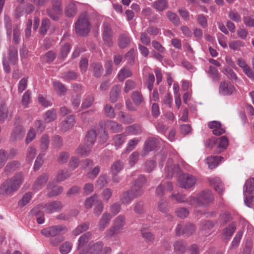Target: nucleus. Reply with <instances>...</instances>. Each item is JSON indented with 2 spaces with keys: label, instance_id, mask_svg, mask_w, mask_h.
<instances>
[{
  "label": "nucleus",
  "instance_id": "46",
  "mask_svg": "<svg viewBox=\"0 0 254 254\" xmlns=\"http://www.w3.org/2000/svg\"><path fill=\"white\" fill-rule=\"evenodd\" d=\"M236 229V225L234 223H231L226 228L223 230V234L228 237L229 240L233 235Z\"/></svg>",
  "mask_w": 254,
  "mask_h": 254
},
{
  "label": "nucleus",
  "instance_id": "62",
  "mask_svg": "<svg viewBox=\"0 0 254 254\" xmlns=\"http://www.w3.org/2000/svg\"><path fill=\"white\" fill-rule=\"evenodd\" d=\"M31 92L28 90L23 94L21 104L24 108H26L31 101Z\"/></svg>",
  "mask_w": 254,
  "mask_h": 254
},
{
  "label": "nucleus",
  "instance_id": "8",
  "mask_svg": "<svg viewBox=\"0 0 254 254\" xmlns=\"http://www.w3.org/2000/svg\"><path fill=\"white\" fill-rule=\"evenodd\" d=\"M158 144V139L155 137H149L144 142L143 150L141 153L143 157L147 154L155 149Z\"/></svg>",
  "mask_w": 254,
  "mask_h": 254
},
{
  "label": "nucleus",
  "instance_id": "4",
  "mask_svg": "<svg viewBox=\"0 0 254 254\" xmlns=\"http://www.w3.org/2000/svg\"><path fill=\"white\" fill-rule=\"evenodd\" d=\"M47 15L54 21H58L63 11L61 0H53L52 7L46 9Z\"/></svg>",
  "mask_w": 254,
  "mask_h": 254
},
{
  "label": "nucleus",
  "instance_id": "17",
  "mask_svg": "<svg viewBox=\"0 0 254 254\" xmlns=\"http://www.w3.org/2000/svg\"><path fill=\"white\" fill-rule=\"evenodd\" d=\"M111 218L112 216L110 213L107 212H104L102 215L98 224L99 230L102 231L107 227L110 223Z\"/></svg>",
  "mask_w": 254,
  "mask_h": 254
},
{
  "label": "nucleus",
  "instance_id": "2",
  "mask_svg": "<svg viewBox=\"0 0 254 254\" xmlns=\"http://www.w3.org/2000/svg\"><path fill=\"white\" fill-rule=\"evenodd\" d=\"M126 224V218L124 215H120L114 220L113 226L108 229L105 234L106 240H109L118 234L123 232V227Z\"/></svg>",
  "mask_w": 254,
  "mask_h": 254
},
{
  "label": "nucleus",
  "instance_id": "44",
  "mask_svg": "<svg viewBox=\"0 0 254 254\" xmlns=\"http://www.w3.org/2000/svg\"><path fill=\"white\" fill-rule=\"evenodd\" d=\"M4 24L6 29V34L9 39L11 38L12 34V23L10 17L5 14L4 16Z\"/></svg>",
  "mask_w": 254,
  "mask_h": 254
},
{
  "label": "nucleus",
  "instance_id": "39",
  "mask_svg": "<svg viewBox=\"0 0 254 254\" xmlns=\"http://www.w3.org/2000/svg\"><path fill=\"white\" fill-rule=\"evenodd\" d=\"M127 135L125 133L118 134L113 137V141L115 146L120 147L126 141Z\"/></svg>",
  "mask_w": 254,
  "mask_h": 254
},
{
  "label": "nucleus",
  "instance_id": "54",
  "mask_svg": "<svg viewBox=\"0 0 254 254\" xmlns=\"http://www.w3.org/2000/svg\"><path fill=\"white\" fill-rule=\"evenodd\" d=\"M99 197L97 194H94L91 196L87 198L84 202L85 206L86 208H91L96 202V200H98Z\"/></svg>",
  "mask_w": 254,
  "mask_h": 254
},
{
  "label": "nucleus",
  "instance_id": "36",
  "mask_svg": "<svg viewBox=\"0 0 254 254\" xmlns=\"http://www.w3.org/2000/svg\"><path fill=\"white\" fill-rule=\"evenodd\" d=\"M91 233L88 232L80 237L78 241V250H80L81 248L84 247L86 243L88 242L91 238Z\"/></svg>",
  "mask_w": 254,
  "mask_h": 254
},
{
  "label": "nucleus",
  "instance_id": "23",
  "mask_svg": "<svg viewBox=\"0 0 254 254\" xmlns=\"http://www.w3.org/2000/svg\"><path fill=\"white\" fill-rule=\"evenodd\" d=\"M131 38L127 32L121 33L119 37V46L124 49L128 46L131 42Z\"/></svg>",
  "mask_w": 254,
  "mask_h": 254
},
{
  "label": "nucleus",
  "instance_id": "31",
  "mask_svg": "<svg viewBox=\"0 0 254 254\" xmlns=\"http://www.w3.org/2000/svg\"><path fill=\"white\" fill-rule=\"evenodd\" d=\"M121 94V88L118 85L114 86L110 92V101L113 103H115Z\"/></svg>",
  "mask_w": 254,
  "mask_h": 254
},
{
  "label": "nucleus",
  "instance_id": "22",
  "mask_svg": "<svg viewBox=\"0 0 254 254\" xmlns=\"http://www.w3.org/2000/svg\"><path fill=\"white\" fill-rule=\"evenodd\" d=\"M208 181L210 185L213 187L216 191L218 193H221L224 190L223 184L219 178H209Z\"/></svg>",
  "mask_w": 254,
  "mask_h": 254
},
{
  "label": "nucleus",
  "instance_id": "25",
  "mask_svg": "<svg viewBox=\"0 0 254 254\" xmlns=\"http://www.w3.org/2000/svg\"><path fill=\"white\" fill-rule=\"evenodd\" d=\"M152 6L158 12H162L169 7L167 0H157L152 3Z\"/></svg>",
  "mask_w": 254,
  "mask_h": 254
},
{
  "label": "nucleus",
  "instance_id": "14",
  "mask_svg": "<svg viewBox=\"0 0 254 254\" xmlns=\"http://www.w3.org/2000/svg\"><path fill=\"white\" fill-rule=\"evenodd\" d=\"M173 190L172 184L170 182H167L164 184H161L157 187L155 194L157 197H162L164 195L166 190L171 191Z\"/></svg>",
  "mask_w": 254,
  "mask_h": 254
},
{
  "label": "nucleus",
  "instance_id": "29",
  "mask_svg": "<svg viewBox=\"0 0 254 254\" xmlns=\"http://www.w3.org/2000/svg\"><path fill=\"white\" fill-rule=\"evenodd\" d=\"M96 135L97 133L95 129L89 130L86 135L85 144L92 146L96 140Z\"/></svg>",
  "mask_w": 254,
  "mask_h": 254
},
{
  "label": "nucleus",
  "instance_id": "38",
  "mask_svg": "<svg viewBox=\"0 0 254 254\" xmlns=\"http://www.w3.org/2000/svg\"><path fill=\"white\" fill-rule=\"evenodd\" d=\"M43 119L46 123H50L57 119L56 110L54 109L48 110L43 115Z\"/></svg>",
  "mask_w": 254,
  "mask_h": 254
},
{
  "label": "nucleus",
  "instance_id": "32",
  "mask_svg": "<svg viewBox=\"0 0 254 254\" xmlns=\"http://www.w3.org/2000/svg\"><path fill=\"white\" fill-rule=\"evenodd\" d=\"M9 116H12V112H9L5 104L0 105V123H3Z\"/></svg>",
  "mask_w": 254,
  "mask_h": 254
},
{
  "label": "nucleus",
  "instance_id": "55",
  "mask_svg": "<svg viewBox=\"0 0 254 254\" xmlns=\"http://www.w3.org/2000/svg\"><path fill=\"white\" fill-rule=\"evenodd\" d=\"M158 209L161 212L167 213L170 210V206L167 201L161 199L158 202Z\"/></svg>",
  "mask_w": 254,
  "mask_h": 254
},
{
  "label": "nucleus",
  "instance_id": "28",
  "mask_svg": "<svg viewBox=\"0 0 254 254\" xmlns=\"http://www.w3.org/2000/svg\"><path fill=\"white\" fill-rule=\"evenodd\" d=\"M222 159H223V157L221 156H210L206 159V163L208 167L212 169L216 168Z\"/></svg>",
  "mask_w": 254,
  "mask_h": 254
},
{
  "label": "nucleus",
  "instance_id": "47",
  "mask_svg": "<svg viewBox=\"0 0 254 254\" xmlns=\"http://www.w3.org/2000/svg\"><path fill=\"white\" fill-rule=\"evenodd\" d=\"M166 15L174 25L178 26L180 24V18L175 13L171 11H168L166 13Z\"/></svg>",
  "mask_w": 254,
  "mask_h": 254
},
{
  "label": "nucleus",
  "instance_id": "61",
  "mask_svg": "<svg viewBox=\"0 0 254 254\" xmlns=\"http://www.w3.org/2000/svg\"><path fill=\"white\" fill-rule=\"evenodd\" d=\"M167 153L166 150H161L160 153L156 154L155 158L156 160L158 161L159 166L162 167L163 163L167 157Z\"/></svg>",
  "mask_w": 254,
  "mask_h": 254
},
{
  "label": "nucleus",
  "instance_id": "60",
  "mask_svg": "<svg viewBox=\"0 0 254 254\" xmlns=\"http://www.w3.org/2000/svg\"><path fill=\"white\" fill-rule=\"evenodd\" d=\"M126 130L129 133L133 135H137L141 132L140 126L137 124H134L127 127Z\"/></svg>",
  "mask_w": 254,
  "mask_h": 254
},
{
  "label": "nucleus",
  "instance_id": "15",
  "mask_svg": "<svg viewBox=\"0 0 254 254\" xmlns=\"http://www.w3.org/2000/svg\"><path fill=\"white\" fill-rule=\"evenodd\" d=\"M49 179V175L46 173H43L39 176L35 180L32 186L33 190H39L43 188Z\"/></svg>",
  "mask_w": 254,
  "mask_h": 254
},
{
  "label": "nucleus",
  "instance_id": "48",
  "mask_svg": "<svg viewBox=\"0 0 254 254\" xmlns=\"http://www.w3.org/2000/svg\"><path fill=\"white\" fill-rule=\"evenodd\" d=\"M89 223L88 222L83 223L78 225L72 231V234L74 236H77L86 231L89 228Z\"/></svg>",
  "mask_w": 254,
  "mask_h": 254
},
{
  "label": "nucleus",
  "instance_id": "19",
  "mask_svg": "<svg viewBox=\"0 0 254 254\" xmlns=\"http://www.w3.org/2000/svg\"><path fill=\"white\" fill-rule=\"evenodd\" d=\"M173 160L169 158L167 160V165L165 167L166 172L167 173V177L171 178L175 173H177L179 170L178 165L172 164Z\"/></svg>",
  "mask_w": 254,
  "mask_h": 254
},
{
  "label": "nucleus",
  "instance_id": "9",
  "mask_svg": "<svg viewBox=\"0 0 254 254\" xmlns=\"http://www.w3.org/2000/svg\"><path fill=\"white\" fill-rule=\"evenodd\" d=\"M44 211L46 213L51 214L60 211L63 207L60 201H53L44 203Z\"/></svg>",
  "mask_w": 254,
  "mask_h": 254
},
{
  "label": "nucleus",
  "instance_id": "16",
  "mask_svg": "<svg viewBox=\"0 0 254 254\" xmlns=\"http://www.w3.org/2000/svg\"><path fill=\"white\" fill-rule=\"evenodd\" d=\"M208 127L211 129H213V134L215 135H220L223 134L225 130L221 127V124L219 121H213L208 123Z\"/></svg>",
  "mask_w": 254,
  "mask_h": 254
},
{
  "label": "nucleus",
  "instance_id": "53",
  "mask_svg": "<svg viewBox=\"0 0 254 254\" xmlns=\"http://www.w3.org/2000/svg\"><path fill=\"white\" fill-rule=\"evenodd\" d=\"M124 166V164L120 160L117 161L111 166L110 170L114 175H117L122 169Z\"/></svg>",
  "mask_w": 254,
  "mask_h": 254
},
{
  "label": "nucleus",
  "instance_id": "49",
  "mask_svg": "<svg viewBox=\"0 0 254 254\" xmlns=\"http://www.w3.org/2000/svg\"><path fill=\"white\" fill-rule=\"evenodd\" d=\"M55 90L61 94L64 95L66 92V88L64 85L59 81H55L53 82Z\"/></svg>",
  "mask_w": 254,
  "mask_h": 254
},
{
  "label": "nucleus",
  "instance_id": "42",
  "mask_svg": "<svg viewBox=\"0 0 254 254\" xmlns=\"http://www.w3.org/2000/svg\"><path fill=\"white\" fill-rule=\"evenodd\" d=\"M78 77V73L73 70H68L61 74V78L64 80H75Z\"/></svg>",
  "mask_w": 254,
  "mask_h": 254
},
{
  "label": "nucleus",
  "instance_id": "37",
  "mask_svg": "<svg viewBox=\"0 0 254 254\" xmlns=\"http://www.w3.org/2000/svg\"><path fill=\"white\" fill-rule=\"evenodd\" d=\"M77 12V7L75 3L69 2L65 7L64 12L65 15L69 17H73Z\"/></svg>",
  "mask_w": 254,
  "mask_h": 254
},
{
  "label": "nucleus",
  "instance_id": "45",
  "mask_svg": "<svg viewBox=\"0 0 254 254\" xmlns=\"http://www.w3.org/2000/svg\"><path fill=\"white\" fill-rule=\"evenodd\" d=\"M50 140L46 134L42 135L40 139V149L42 152H45L48 148Z\"/></svg>",
  "mask_w": 254,
  "mask_h": 254
},
{
  "label": "nucleus",
  "instance_id": "3",
  "mask_svg": "<svg viewBox=\"0 0 254 254\" xmlns=\"http://www.w3.org/2000/svg\"><path fill=\"white\" fill-rule=\"evenodd\" d=\"M90 24L86 12L82 13L75 24L76 33L80 36H85L90 31Z\"/></svg>",
  "mask_w": 254,
  "mask_h": 254
},
{
  "label": "nucleus",
  "instance_id": "26",
  "mask_svg": "<svg viewBox=\"0 0 254 254\" xmlns=\"http://www.w3.org/2000/svg\"><path fill=\"white\" fill-rule=\"evenodd\" d=\"M8 56V60L11 64H16L18 62V53L17 49L14 46H9Z\"/></svg>",
  "mask_w": 254,
  "mask_h": 254
},
{
  "label": "nucleus",
  "instance_id": "57",
  "mask_svg": "<svg viewBox=\"0 0 254 254\" xmlns=\"http://www.w3.org/2000/svg\"><path fill=\"white\" fill-rule=\"evenodd\" d=\"M94 206L93 212L96 216H99L103 210V203L100 198L96 200V202Z\"/></svg>",
  "mask_w": 254,
  "mask_h": 254
},
{
  "label": "nucleus",
  "instance_id": "20",
  "mask_svg": "<svg viewBox=\"0 0 254 254\" xmlns=\"http://www.w3.org/2000/svg\"><path fill=\"white\" fill-rule=\"evenodd\" d=\"M171 197L174 198L179 203H188L189 202H197L198 199L192 196H190L188 198H186L185 195L181 193L172 194Z\"/></svg>",
  "mask_w": 254,
  "mask_h": 254
},
{
  "label": "nucleus",
  "instance_id": "56",
  "mask_svg": "<svg viewBox=\"0 0 254 254\" xmlns=\"http://www.w3.org/2000/svg\"><path fill=\"white\" fill-rule=\"evenodd\" d=\"M20 166V163L17 161H12L8 162L6 165L4 170L6 173H10L11 171L15 170Z\"/></svg>",
  "mask_w": 254,
  "mask_h": 254
},
{
  "label": "nucleus",
  "instance_id": "34",
  "mask_svg": "<svg viewBox=\"0 0 254 254\" xmlns=\"http://www.w3.org/2000/svg\"><path fill=\"white\" fill-rule=\"evenodd\" d=\"M174 251L176 254H184L186 251V244L181 241H177L174 243Z\"/></svg>",
  "mask_w": 254,
  "mask_h": 254
},
{
  "label": "nucleus",
  "instance_id": "64",
  "mask_svg": "<svg viewBox=\"0 0 254 254\" xmlns=\"http://www.w3.org/2000/svg\"><path fill=\"white\" fill-rule=\"evenodd\" d=\"M32 197V193L28 192L24 194L21 199L18 203V206L23 207L26 205L31 200Z\"/></svg>",
  "mask_w": 254,
  "mask_h": 254
},
{
  "label": "nucleus",
  "instance_id": "30",
  "mask_svg": "<svg viewBox=\"0 0 254 254\" xmlns=\"http://www.w3.org/2000/svg\"><path fill=\"white\" fill-rule=\"evenodd\" d=\"M106 127L113 132H119L123 130L122 126L115 121L108 120L106 123Z\"/></svg>",
  "mask_w": 254,
  "mask_h": 254
},
{
  "label": "nucleus",
  "instance_id": "12",
  "mask_svg": "<svg viewBox=\"0 0 254 254\" xmlns=\"http://www.w3.org/2000/svg\"><path fill=\"white\" fill-rule=\"evenodd\" d=\"M103 31L102 37L103 40L108 47L113 45L112 42V30L110 25L107 23H104L103 24Z\"/></svg>",
  "mask_w": 254,
  "mask_h": 254
},
{
  "label": "nucleus",
  "instance_id": "5",
  "mask_svg": "<svg viewBox=\"0 0 254 254\" xmlns=\"http://www.w3.org/2000/svg\"><path fill=\"white\" fill-rule=\"evenodd\" d=\"M67 231V228L65 226L58 225L45 228L42 230L41 233L46 237H55L61 235L62 232Z\"/></svg>",
  "mask_w": 254,
  "mask_h": 254
},
{
  "label": "nucleus",
  "instance_id": "52",
  "mask_svg": "<svg viewBox=\"0 0 254 254\" xmlns=\"http://www.w3.org/2000/svg\"><path fill=\"white\" fill-rule=\"evenodd\" d=\"M132 75V73L128 68L124 67L122 69L118 74V78L120 81H123L125 78L130 77Z\"/></svg>",
  "mask_w": 254,
  "mask_h": 254
},
{
  "label": "nucleus",
  "instance_id": "11",
  "mask_svg": "<svg viewBox=\"0 0 254 254\" xmlns=\"http://www.w3.org/2000/svg\"><path fill=\"white\" fill-rule=\"evenodd\" d=\"M196 198L198 199V201L194 202L195 203L205 206L209 205L214 199L212 192L209 190L203 191L200 194L199 198Z\"/></svg>",
  "mask_w": 254,
  "mask_h": 254
},
{
  "label": "nucleus",
  "instance_id": "18",
  "mask_svg": "<svg viewBox=\"0 0 254 254\" xmlns=\"http://www.w3.org/2000/svg\"><path fill=\"white\" fill-rule=\"evenodd\" d=\"M104 244L102 242H97L92 245H89L86 250V254H99L102 251Z\"/></svg>",
  "mask_w": 254,
  "mask_h": 254
},
{
  "label": "nucleus",
  "instance_id": "40",
  "mask_svg": "<svg viewBox=\"0 0 254 254\" xmlns=\"http://www.w3.org/2000/svg\"><path fill=\"white\" fill-rule=\"evenodd\" d=\"M131 99L134 104L138 106L144 101V98L141 93L138 91H135L132 93Z\"/></svg>",
  "mask_w": 254,
  "mask_h": 254
},
{
  "label": "nucleus",
  "instance_id": "33",
  "mask_svg": "<svg viewBox=\"0 0 254 254\" xmlns=\"http://www.w3.org/2000/svg\"><path fill=\"white\" fill-rule=\"evenodd\" d=\"M128 190L135 198L140 197L144 193V190L142 187L136 184H133Z\"/></svg>",
  "mask_w": 254,
  "mask_h": 254
},
{
  "label": "nucleus",
  "instance_id": "59",
  "mask_svg": "<svg viewBox=\"0 0 254 254\" xmlns=\"http://www.w3.org/2000/svg\"><path fill=\"white\" fill-rule=\"evenodd\" d=\"M36 150L34 146H30L28 148L26 153V161L31 163L33 159L35 158L36 155Z\"/></svg>",
  "mask_w": 254,
  "mask_h": 254
},
{
  "label": "nucleus",
  "instance_id": "41",
  "mask_svg": "<svg viewBox=\"0 0 254 254\" xmlns=\"http://www.w3.org/2000/svg\"><path fill=\"white\" fill-rule=\"evenodd\" d=\"M135 198L129 190L124 191L121 196L120 200L122 203L127 204L130 203Z\"/></svg>",
  "mask_w": 254,
  "mask_h": 254
},
{
  "label": "nucleus",
  "instance_id": "24",
  "mask_svg": "<svg viewBox=\"0 0 254 254\" xmlns=\"http://www.w3.org/2000/svg\"><path fill=\"white\" fill-rule=\"evenodd\" d=\"M75 123V117L73 115H70L68 116L66 119L62 123V130L66 131L71 127H72Z\"/></svg>",
  "mask_w": 254,
  "mask_h": 254
},
{
  "label": "nucleus",
  "instance_id": "27",
  "mask_svg": "<svg viewBox=\"0 0 254 254\" xmlns=\"http://www.w3.org/2000/svg\"><path fill=\"white\" fill-rule=\"evenodd\" d=\"M254 192V178L251 177L248 179L244 186L243 189L244 195L253 194Z\"/></svg>",
  "mask_w": 254,
  "mask_h": 254
},
{
  "label": "nucleus",
  "instance_id": "50",
  "mask_svg": "<svg viewBox=\"0 0 254 254\" xmlns=\"http://www.w3.org/2000/svg\"><path fill=\"white\" fill-rule=\"evenodd\" d=\"M52 145L57 149H60L63 146V139L59 135H55L52 138Z\"/></svg>",
  "mask_w": 254,
  "mask_h": 254
},
{
  "label": "nucleus",
  "instance_id": "35",
  "mask_svg": "<svg viewBox=\"0 0 254 254\" xmlns=\"http://www.w3.org/2000/svg\"><path fill=\"white\" fill-rule=\"evenodd\" d=\"M90 66L94 76L96 77H100L101 76L103 71V68L100 63H94L91 64Z\"/></svg>",
  "mask_w": 254,
  "mask_h": 254
},
{
  "label": "nucleus",
  "instance_id": "58",
  "mask_svg": "<svg viewBox=\"0 0 254 254\" xmlns=\"http://www.w3.org/2000/svg\"><path fill=\"white\" fill-rule=\"evenodd\" d=\"M195 231L194 225L191 223H187L183 229L184 235L189 237Z\"/></svg>",
  "mask_w": 254,
  "mask_h": 254
},
{
  "label": "nucleus",
  "instance_id": "6",
  "mask_svg": "<svg viewBox=\"0 0 254 254\" xmlns=\"http://www.w3.org/2000/svg\"><path fill=\"white\" fill-rule=\"evenodd\" d=\"M196 179L189 174H183L179 176L178 183L180 187L186 189H190L194 186Z\"/></svg>",
  "mask_w": 254,
  "mask_h": 254
},
{
  "label": "nucleus",
  "instance_id": "7",
  "mask_svg": "<svg viewBox=\"0 0 254 254\" xmlns=\"http://www.w3.org/2000/svg\"><path fill=\"white\" fill-rule=\"evenodd\" d=\"M25 130L23 127L20 125H16L12 130L10 140L12 142H15L22 139L24 136Z\"/></svg>",
  "mask_w": 254,
  "mask_h": 254
},
{
  "label": "nucleus",
  "instance_id": "10",
  "mask_svg": "<svg viewBox=\"0 0 254 254\" xmlns=\"http://www.w3.org/2000/svg\"><path fill=\"white\" fill-rule=\"evenodd\" d=\"M44 203L37 205L31 210V214L35 217L37 222L42 224L44 222L45 218L44 212L42 211L44 209Z\"/></svg>",
  "mask_w": 254,
  "mask_h": 254
},
{
  "label": "nucleus",
  "instance_id": "63",
  "mask_svg": "<svg viewBox=\"0 0 254 254\" xmlns=\"http://www.w3.org/2000/svg\"><path fill=\"white\" fill-rule=\"evenodd\" d=\"M50 21L48 18H45L42 20L41 25L39 29L41 34L45 35L48 29L50 27Z\"/></svg>",
  "mask_w": 254,
  "mask_h": 254
},
{
  "label": "nucleus",
  "instance_id": "13",
  "mask_svg": "<svg viewBox=\"0 0 254 254\" xmlns=\"http://www.w3.org/2000/svg\"><path fill=\"white\" fill-rule=\"evenodd\" d=\"M234 86L229 81H224L220 83L219 91L223 96L231 95L235 91Z\"/></svg>",
  "mask_w": 254,
  "mask_h": 254
},
{
  "label": "nucleus",
  "instance_id": "51",
  "mask_svg": "<svg viewBox=\"0 0 254 254\" xmlns=\"http://www.w3.org/2000/svg\"><path fill=\"white\" fill-rule=\"evenodd\" d=\"M70 48L71 46L68 43H66L63 46H62L60 54L59 55V59L64 60L69 53Z\"/></svg>",
  "mask_w": 254,
  "mask_h": 254
},
{
  "label": "nucleus",
  "instance_id": "21",
  "mask_svg": "<svg viewBox=\"0 0 254 254\" xmlns=\"http://www.w3.org/2000/svg\"><path fill=\"white\" fill-rule=\"evenodd\" d=\"M218 144L214 152L216 154H219L225 150L228 145V140L225 136H223L217 139Z\"/></svg>",
  "mask_w": 254,
  "mask_h": 254
},
{
  "label": "nucleus",
  "instance_id": "1",
  "mask_svg": "<svg viewBox=\"0 0 254 254\" xmlns=\"http://www.w3.org/2000/svg\"><path fill=\"white\" fill-rule=\"evenodd\" d=\"M22 182V174H16L13 178L3 182L0 188V193L4 195L16 191L21 185Z\"/></svg>",
  "mask_w": 254,
  "mask_h": 254
},
{
  "label": "nucleus",
  "instance_id": "43",
  "mask_svg": "<svg viewBox=\"0 0 254 254\" xmlns=\"http://www.w3.org/2000/svg\"><path fill=\"white\" fill-rule=\"evenodd\" d=\"M91 147L86 144L85 145H81L76 150V153L81 156H87L91 151Z\"/></svg>",
  "mask_w": 254,
  "mask_h": 254
}]
</instances>
